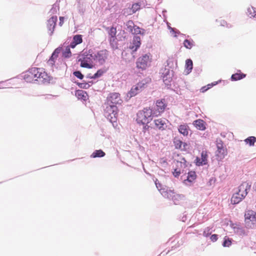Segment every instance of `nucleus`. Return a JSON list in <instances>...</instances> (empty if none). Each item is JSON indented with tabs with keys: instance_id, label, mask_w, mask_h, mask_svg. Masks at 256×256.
<instances>
[{
	"instance_id": "nucleus-4",
	"label": "nucleus",
	"mask_w": 256,
	"mask_h": 256,
	"mask_svg": "<svg viewBox=\"0 0 256 256\" xmlns=\"http://www.w3.org/2000/svg\"><path fill=\"white\" fill-rule=\"evenodd\" d=\"M152 61V56L150 54H145L139 57L136 62V67L142 71L146 70L150 66Z\"/></svg>"
},
{
	"instance_id": "nucleus-42",
	"label": "nucleus",
	"mask_w": 256,
	"mask_h": 256,
	"mask_svg": "<svg viewBox=\"0 0 256 256\" xmlns=\"http://www.w3.org/2000/svg\"><path fill=\"white\" fill-rule=\"evenodd\" d=\"M182 172H181L180 170L178 168H176L174 169V172H172V174H173V175L175 176V177H178L180 174V173Z\"/></svg>"
},
{
	"instance_id": "nucleus-48",
	"label": "nucleus",
	"mask_w": 256,
	"mask_h": 256,
	"mask_svg": "<svg viewBox=\"0 0 256 256\" xmlns=\"http://www.w3.org/2000/svg\"><path fill=\"white\" fill-rule=\"evenodd\" d=\"M77 45V44H76V43L74 42H72L70 44V48H74L75 46Z\"/></svg>"
},
{
	"instance_id": "nucleus-19",
	"label": "nucleus",
	"mask_w": 256,
	"mask_h": 256,
	"mask_svg": "<svg viewBox=\"0 0 256 256\" xmlns=\"http://www.w3.org/2000/svg\"><path fill=\"white\" fill-rule=\"evenodd\" d=\"M76 96L78 99L86 101L88 99V95L86 92L79 90L76 92Z\"/></svg>"
},
{
	"instance_id": "nucleus-21",
	"label": "nucleus",
	"mask_w": 256,
	"mask_h": 256,
	"mask_svg": "<svg viewBox=\"0 0 256 256\" xmlns=\"http://www.w3.org/2000/svg\"><path fill=\"white\" fill-rule=\"evenodd\" d=\"M193 124L199 130H204L206 129L205 122L202 120H196L194 122Z\"/></svg>"
},
{
	"instance_id": "nucleus-47",
	"label": "nucleus",
	"mask_w": 256,
	"mask_h": 256,
	"mask_svg": "<svg viewBox=\"0 0 256 256\" xmlns=\"http://www.w3.org/2000/svg\"><path fill=\"white\" fill-rule=\"evenodd\" d=\"M64 17L60 16V22H59V25L61 26L63 25L64 22Z\"/></svg>"
},
{
	"instance_id": "nucleus-46",
	"label": "nucleus",
	"mask_w": 256,
	"mask_h": 256,
	"mask_svg": "<svg viewBox=\"0 0 256 256\" xmlns=\"http://www.w3.org/2000/svg\"><path fill=\"white\" fill-rule=\"evenodd\" d=\"M80 88H86L87 86H88V84L86 83H80L78 84Z\"/></svg>"
},
{
	"instance_id": "nucleus-27",
	"label": "nucleus",
	"mask_w": 256,
	"mask_h": 256,
	"mask_svg": "<svg viewBox=\"0 0 256 256\" xmlns=\"http://www.w3.org/2000/svg\"><path fill=\"white\" fill-rule=\"evenodd\" d=\"M246 76V74L242 73L239 70L238 72L232 74L231 79L232 80L236 81L244 78Z\"/></svg>"
},
{
	"instance_id": "nucleus-45",
	"label": "nucleus",
	"mask_w": 256,
	"mask_h": 256,
	"mask_svg": "<svg viewBox=\"0 0 256 256\" xmlns=\"http://www.w3.org/2000/svg\"><path fill=\"white\" fill-rule=\"evenodd\" d=\"M210 239L213 242H216L218 240V235L216 234L212 235L210 237Z\"/></svg>"
},
{
	"instance_id": "nucleus-17",
	"label": "nucleus",
	"mask_w": 256,
	"mask_h": 256,
	"mask_svg": "<svg viewBox=\"0 0 256 256\" xmlns=\"http://www.w3.org/2000/svg\"><path fill=\"white\" fill-rule=\"evenodd\" d=\"M141 44V39L138 36H134L132 40V42L130 46V48L133 52H136L140 48Z\"/></svg>"
},
{
	"instance_id": "nucleus-8",
	"label": "nucleus",
	"mask_w": 256,
	"mask_h": 256,
	"mask_svg": "<svg viewBox=\"0 0 256 256\" xmlns=\"http://www.w3.org/2000/svg\"><path fill=\"white\" fill-rule=\"evenodd\" d=\"M38 68H32L26 71L23 76L24 79L28 82L38 80Z\"/></svg>"
},
{
	"instance_id": "nucleus-35",
	"label": "nucleus",
	"mask_w": 256,
	"mask_h": 256,
	"mask_svg": "<svg viewBox=\"0 0 256 256\" xmlns=\"http://www.w3.org/2000/svg\"><path fill=\"white\" fill-rule=\"evenodd\" d=\"M216 84H217V82H214V83L208 84V85L202 87L200 88V91L201 92H204L206 90H209L210 88H212L214 86H215Z\"/></svg>"
},
{
	"instance_id": "nucleus-7",
	"label": "nucleus",
	"mask_w": 256,
	"mask_h": 256,
	"mask_svg": "<svg viewBox=\"0 0 256 256\" xmlns=\"http://www.w3.org/2000/svg\"><path fill=\"white\" fill-rule=\"evenodd\" d=\"M167 106L166 101L164 98L157 100L156 102L154 110H152L153 116H160L164 112Z\"/></svg>"
},
{
	"instance_id": "nucleus-28",
	"label": "nucleus",
	"mask_w": 256,
	"mask_h": 256,
	"mask_svg": "<svg viewBox=\"0 0 256 256\" xmlns=\"http://www.w3.org/2000/svg\"><path fill=\"white\" fill-rule=\"evenodd\" d=\"M244 142L250 146H254L256 142V137L254 136H249L244 140Z\"/></svg>"
},
{
	"instance_id": "nucleus-25",
	"label": "nucleus",
	"mask_w": 256,
	"mask_h": 256,
	"mask_svg": "<svg viewBox=\"0 0 256 256\" xmlns=\"http://www.w3.org/2000/svg\"><path fill=\"white\" fill-rule=\"evenodd\" d=\"M178 132L184 136H187L188 134L189 127L186 124H181L179 126Z\"/></svg>"
},
{
	"instance_id": "nucleus-26",
	"label": "nucleus",
	"mask_w": 256,
	"mask_h": 256,
	"mask_svg": "<svg viewBox=\"0 0 256 256\" xmlns=\"http://www.w3.org/2000/svg\"><path fill=\"white\" fill-rule=\"evenodd\" d=\"M140 9V4L138 2L134 3L132 4V8L130 9V12H126V10H124V14H130L135 13L138 10Z\"/></svg>"
},
{
	"instance_id": "nucleus-9",
	"label": "nucleus",
	"mask_w": 256,
	"mask_h": 256,
	"mask_svg": "<svg viewBox=\"0 0 256 256\" xmlns=\"http://www.w3.org/2000/svg\"><path fill=\"white\" fill-rule=\"evenodd\" d=\"M108 52L106 50L98 51L96 53L93 52L94 60L98 62L100 65L104 64L108 58Z\"/></svg>"
},
{
	"instance_id": "nucleus-3",
	"label": "nucleus",
	"mask_w": 256,
	"mask_h": 256,
	"mask_svg": "<svg viewBox=\"0 0 256 256\" xmlns=\"http://www.w3.org/2000/svg\"><path fill=\"white\" fill-rule=\"evenodd\" d=\"M80 62L81 67L92 68L94 67L93 62V52L92 50H89L88 52H86L81 56L78 60Z\"/></svg>"
},
{
	"instance_id": "nucleus-14",
	"label": "nucleus",
	"mask_w": 256,
	"mask_h": 256,
	"mask_svg": "<svg viewBox=\"0 0 256 256\" xmlns=\"http://www.w3.org/2000/svg\"><path fill=\"white\" fill-rule=\"evenodd\" d=\"M57 22V16H52L47 22V28L50 35H52L54 30Z\"/></svg>"
},
{
	"instance_id": "nucleus-44",
	"label": "nucleus",
	"mask_w": 256,
	"mask_h": 256,
	"mask_svg": "<svg viewBox=\"0 0 256 256\" xmlns=\"http://www.w3.org/2000/svg\"><path fill=\"white\" fill-rule=\"evenodd\" d=\"M155 184H156V188H158V190L159 191L162 192V191L164 190V188H162V184L159 182H158V180H156L155 182Z\"/></svg>"
},
{
	"instance_id": "nucleus-10",
	"label": "nucleus",
	"mask_w": 256,
	"mask_h": 256,
	"mask_svg": "<svg viewBox=\"0 0 256 256\" xmlns=\"http://www.w3.org/2000/svg\"><path fill=\"white\" fill-rule=\"evenodd\" d=\"M122 102L120 94L118 92H112L108 96L106 102L116 106L117 104H121Z\"/></svg>"
},
{
	"instance_id": "nucleus-49",
	"label": "nucleus",
	"mask_w": 256,
	"mask_h": 256,
	"mask_svg": "<svg viewBox=\"0 0 256 256\" xmlns=\"http://www.w3.org/2000/svg\"><path fill=\"white\" fill-rule=\"evenodd\" d=\"M148 124H146V125L144 127V131H145L146 130L148 129L149 126L147 125Z\"/></svg>"
},
{
	"instance_id": "nucleus-15",
	"label": "nucleus",
	"mask_w": 256,
	"mask_h": 256,
	"mask_svg": "<svg viewBox=\"0 0 256 256\" xmlns=\"http://www.w3.org/2000/svg\"><path fill=\"white\" fill-rule=\"evenodd\" d=\"M38 80L42 82H48L50 80V77L42 68H38Z\"/></svg>"
},
{
	"instance_id": "nucleus-38",
	"label": "nucleus",
	"mask_w": 256,
	"mask_h": 256,
	"mask_svg": "<svg viewBox=\"0 0 256 256\" xmlns=\"http://www.w3.org/2000/svg\"><path fill=\"white\" fill-rule=\"evenodd\" d=\"M62 56L66 58H70L72 56V53L69 46H67L65 50L62 52Z\"/></svg>"
},
{
	"instance_id": "nucleus-11",
	"label": "nucleus",
	"mask_w": 256,
	"mask_h": 256,
	"mask_svg": "<svg viewBox=\"0 0 256 256\" xmlns=\"http://www.w3.org/2000/svg\"><path fill=\"white\" fill-rule=\"evenodd\" d=\"M146 83L143 81L138 82L136 85L134 86L130 92L128 94L130 97H133L142 90L145 88Z\"/></svg>"
},
{
	"instance_id": "nucleus-22",
	"label": "nucleus",
	"mask_w": 256,
	"mask_h": 256,
	"mask_svg": "<svg viewBox=\"0 0 256 256\" xmlns=\"http://www.w3.org/2000/svg\"><path fill=\"white\" fill-rule=\"evenodd\" d=\"M174 144L175 148L177 149L185 150L186 146H187L186 143L183 142L182 140L177 138L174 139Z\"/></svg>"
},
{
	"instance_id": "nucleus-30",
	"label": "nucleus",
	"mask_w": 256,
	"mask_h": 256,
	"mask_svg": "<svg viewBox=\"0 0 256 256\" xmlns=\"http://www.w3.org/2000/svg\"><path fill=\"white\" fill-rule=\"evenodd\" d=\"M192 61L190 59H188L186 61V68L188 71V73L191 72L192 69Z\"/></svg>"
},
{
	"instance_id": "nucleus-18",
	"label": "nucleus",
	"mask_w": 256,
	"mask_h": 256,
	"mask_svg": "<svg viewBox=\"0 0 256 256\" xmlns=\"http://www.w3.org/2000/svg\"><path fill=\"white\" fill-rule=\"evenodd\" d=\"M208 154L206 151H202L201 153V157L200 158H197L196 160V164L198 166H200L203 164H207L208 161Z\"/></svg>"
},
{
	"instance_id": "nucleus-5",
	"label": "nucleus",
	"mask_w": 256,
	"mask_h": 256,
	"mask_svg": "<svg viewBox=\"0 0 256 256\" xmlns=\"http://www.w3.org/2000/svg\"><path fill=\"white\" fill-rule=\"evenodd\" d=\"M244 224L248 228L256 227V212L252 210L246 211L244 214Z\"/></svg>"
},
{
	"instance_id": "nucleus-1",
	"label": "nucleus",
	"mask_w": 256,
	"mask_h": 256,
	"mask_svg": "<svg viewBox=\"0 0 256 256\" xmlns=\"http://www.w3.org/2000/svg\"><path fill=\"white\" fill-rule=\"evenodd\" d=\"M250 186L251 185L247 182H242L238 188V191L232 196L231 203L232 204H236L240 202L247 195Z\"/></svg>"
},
{
	"instance_id": "nucleus-36",
	"label": "nucleus",
	"mask_w": 256,
	"mask_h": 256,
	"mask_svg": "<svg viewBox=\"0 0 256 256\" xmlns=\"http://www.w3.org/2000/svg\"><path fill=\"white\" fill-rule=\"evenodd\" d=\"M196 174L194 172H190L188 173L187 180L190 182H192L196 179Z\"/></svg>"
},
{
	"instance_id": "nucleus-43",
	"label": "nucleus",
	"mask_w": 256,
	"mask_h": 256,
	"mask_svg": "<svg viewBox=\"0 0 256 256\" xmlns=\"http://www.w3.org/2000/svg\"><path fill=\"white\" fill-rule=\"evenodd\" d=\"M74 74L75 76L81 80L84 78V76L80 71L74 72Z\"/></svg>"
},
{
	"instance_id": "nucleus-31",
	"label": "nucleus",
	"mask_w": 256,
	"mask_h": 256,
	"mask_svg": "<svg viewBox=\"0 0 256 256\" xmlns=\"http://www.w3.org/2000/svg\"><path fill=\"white\" fill-rule=\"evenodd\" d=\"M247 11L248 16H250V18H256V9L254 8L252 6L249 7Z\"/></svg>"
},
{
	"instance_id": "nucleus-6",
	"label": "nucleus",
	"mask_w": 256,
	"mask_h": 256,
	"mask_svg": "<svg viewBox=\"0 0 256 256\" xmlns=\"http://www.w3.org/2000/svg\"><path fill=\"white\" fill-rule=\"evenodd\" d=\"M104 112L106 116L111 122H115L118 114V108L115 105H112L106 102L104 105Z\"/></svg>"
},
{
	"instance_id": "nucleus-2",
	"label": "nucleus",
	"mask_w": 256,
	"mask_h": 256,
	"mask_svg": "<svg viewBox=\"0 0 256 256\" xmlns=\"http://www.w3.org/2000/svg\"><path fill=\"white\" fill-rule=\"evenodd\" d=\"M153 116L152 110L149 108H144L140 110L136 114V121L140 124H148L152 120Z\"/></svg>"
},
{
	"instance_id": "nucleus-41",
	"label": "nucleus",
	"mask_w": 256,
	"mask_h": 256,
	"mask_svg": "<svg viewBox=\"0 0 256 256\" xmlns=\"http://www.w3.org/2000/svg\"><path fill=\"white\" fill-rule=\"evenodd\" d=\"M232 244V241H231V240L229 238H228L226 236H225L224 238V242H223V246H230Z\"/></svg>"
},
{
	"instance_id": "nucleus-20",
	"label": "nucleus",
	"mask_w": 256,
	"mask_h": 256,
	"mask_svg": "<svg viewBox=\"0 0 256 256\" xmlns=\"http://www.w3.org/2000/svg\"><path fill=\"white\" fill-rule=\"evenodd\" d=\"M156 128L160 130H164V126H166V122L162 118H158L154 120V121Z\"/></svg>"
},
{
	"instance_id": "nucleus-32",
	"label": "nucleus",
	"mask_w": 256,
	"mask_h": 256,
	"mask_svg": "<svg viewBox=\"0 0 256 256\" xmlns=\"http://www.w3.org/2000/svg\"><path fill=\"white\" fill-rule=\"evenodd\" d=\"M132 33L134 34H144V30H142L140 28V27H138L137 26H136L134 28V30H132Z\"/></svg>"
},
{
	"instance_id": "nucleus-29",
	"label": "nucleus",
	"mask_w": 256,
	"mask_h": 256,
	"mask_svg": "<svg viewBox=\"0 0 256 256\" xmlns=\"http://www.w3.org/2000/svg\"><path fill=\"white\" fill-rule=\"evenodd\" d=\"M105 156V153L101 150H95L91 155L93 158L97 157H103Z\"/></svg>"
},
{
	"instance_id": "nucleus-23",
	"label": "nucleus",
	"mask_w": 256,
	"mask_h": 256,
	"mask_svg": "<svg viewBox=\"0 0 256 256\" xmlns=\"http://www.w3.org/2000/svg\"><path fill=\"white\" fill-rule=\"evenodd\" d=\"M175 162L176 168H178L180 170L183 172L184 168H186V160L184 158H182L180 161L176 160L174 161Z\"/></svg>"
},
{
	"instance_id": "nucleus-34",
	"label": "nucleus",
	"mask_w": 256,
	"mask_h": 256,
	"mask_svg": "<svg viewBox=\"0 0 256 256\" xmlns=\"http://www.w3.org/2000/svg\"><path fill=\"white\" fill-rule=\"evenodd\" d=\"M126 26L127 28V30L130 32H132L136 25H134V22L132 20H128L126 22Z\"/></svg>"
},
{
	"instance_id": "nucleus-39",
	"label": "nucleus",
	"mask_w": 256,
	"mask_h": 256,
	"mask_svg": "<svg viewBox=\"0 0 256 256\" xmlns=\"http://www.w3.org/2000/svg\"><path fill=\"white\" fill-rule=\"evenodd\" d=\"M105 72V71L103 70H102V69H100V70H98L97 72L94 74V75L92 76V78H98L100 76H102V74Z\"/></svg>"
},
{
	"instance_id": "nucleus-40",
	"label": "nucleus",
	"mask_w": 256,
	"mask_h": 256,
	"mask_svg": "<svg viewBox=\"0 0 256 256\" xmlns=\"http://www.w3.org/2000/svg\"><path fill=\"white\" fill-rule=\"evenodd\" d=\"M212 232V228L207 227L206 228L203 232V235L205 237H208L211 234Z\"/></svg>"
},
{
	"instance_id": "nucleus-16",
	"label": "nucleus",
	"mask_w": 256,
	"mask_h": 256,
	"mask_svg": "<svg viewBox=\"0 0 256 256\" xmlns=\"http://www.w3.org/2000/svg\"><path fill=\"white\" fill-rule=\"evenodd\" d=\"M60 49L59 48H56L52 54V56L47 62V64L51 68H53L55 64L56 60L58 58V54L60 53Z\"/></svg>"
},
{
	"instance_id": "nucleus-37",
	"label": "nucleus",
	"mask_w": 256,
	"mask_h": 256,
	"mask_svg": "<svg viewBox=\"0 0 256 256\" xmlns=\"http://www.w3.org/2000/svg\"><path fill=\"white\" fill-rule=\"evenodd\" d=\"M184 45L185 48L188 49H190L194 46L193 41H190L188 40H186L184 42Z\"/></svg>"
},
{
	"instance_id": "nucleus-13",
	"label": "nucleus",
	"mask_w": 256,
	"mask_h": 256,
	"mask_svg": "<svg viewBox=\"0 0 256 256\" xmlns=\"http://www.w3.org/2000/svg\"><path fill=\"white\" fill-rule=\"evenodd\" d=\"M217 151H216V156L220 160L224 158L227 154V150L226 148L224 146V144L222 141L218 142L216 144Z\"/></svg>"
},
{
	"instance_id": "nucleus-33",
	"label": "nucleus",
	"mask_w": 256,
	"mask_h": 256,
	"mask_svg": "<svg viewBox=\"0 0 256 256\" xmlns=\"http://www.w3.org/2000/svg\"><path fill=\"white\" fill-rule=\"evenodd\" d=\"M72 41L76 44H78L82 42V36L80 34H77L74 36L73 37Z\"/></svg>"
},
{
	"instance_id": "nucleus-24",
	"label": "nucleus",
	"mask_w": 256,
	"mask_h": 256,
	"mask_svg": "<svg viewBox=\"0 0 256 256\" xmlns=\"http://www.w3.org/2000/svg\"><path fill=\"white\" fill-rule=\"evenodd\" d=\"M116 28L114 26H112L108 32V35L110 36V42H115L116 40Z\"/></svg>"
},
{
	"instance_id": "nucleus-12",
	"label": "nucleus",
	"mask_w": 256,
	"mask_h": 256,
	"mask_svg": "<svg viewBox=\"0 0 256 256\" xmlns=\"http://www.w3.org/2000/svg\"><path fill=\"white\" fill-rule=\"evenodd\" d=\"M161 194L164 197L172 199L174 202L181 198L180 195L176 194L174 190L170 189H166V190H163L161 192Z\"/></svg>"
}]
</instances>
